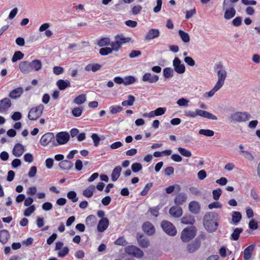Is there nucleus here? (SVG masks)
I'll list each match as a JSON object with an SVG mask.
<instances>
[{
	"label": "nucleus",
	"instance_id": "obj_13",
	"mask_svg": "<svg viewBox=\"0 0 260 260\" xmlns=\"http://www.w3.org/2000/svg\"><path fill=\"white\" fill-rule=\"evenodd\" d=\"M12 105L11 100L7 98L0 101V113H3L9 109Z\"/></svg>",
	"mask_w": 260,
	"mask_h": 260
},
{
	"label": "nucleus",
	"instance_id": "obj_4",
	"mask_svg": "<svg viewBox=\"0 0 260 260\" xmlns=\"http://www.w3.org/2000/svg\"><path fill=\"white\" fill-rule=\"evenodd\" d=\"M163 231L168 235L174 236L177 234L175 226L171 222L168 220H162L160 224Z\"/></svg>",
	"mask_w": 260,
	"mask_h": 260
},
{
	"label": "nucleus",
	"instance_id": "obj_53",
	"mask_svg": "<svg viewBox=\"0 0 260 260\" xmlns=\"http://www.w3.org/2000/svg\"><path fill=\"white\" fill-rule=\"evenodd\" d=\"M131 168L133 172L137 173L142 169V166L140 163L135 162L132 164Z\"/></svg>",
	"mask_w": 260,
	"mask_h": 260
},
{
	"label": "nucleus",
	"instance_id": "obj_48",
	"mask_svg": "<svg viewBox=\"0 0 260 260\" xmlns=\"http://www.w3.org/2000/svg\"><path fill=\"white\" fill-rule=\"evenodd\" d=\"M36 210V208L34 205H31L28 207L26 209H25L24 211V215L26 217L29 216Z\"/></svg>",
	"mask_w": 260,
	"mask_h": 260
},
{
	"label": "nucleus",
	"instance_id": "obj_27",
	"mask_svg": "<svg viewBox=\"0 0 260 260\" xmlns=\"http://www.w3.org/2000/svg\"><path fill=\"white\" fill-rule=\"evenodd\" d=\"M254 245L251 244L244 249L243 252V258L244 260H248L250 258L252 252L254 250Z\"/></svg>",
	"mask_w": 260,
	"mask_h": 260
},
{
	"label": "nucleus",
	"instance_id": "obj_42",
	"mask_svg": "<svg viewBox=\"0 0 260 260\" xmlns=\"http://www.w3.org/2000/svg\"><path fill=\"white\" fill-rule=\"evenodd\" d=\"M110 43V40L108 38H103L98 41L97 44L100 47H104L109 46Z\"/></svg>",
	"mask_w": 260,
	"mask_h": 260
},
{
	"label": "nucleus",
	"instance_id": "obj_39",
	"mask_svg": "<svg viewBox=\"0 0 260 260\" xmlns=\"http://www.w3.org/2000/svg\"><path fill=\"white\" fill-rule=\"evenodd\" d=\"M243 232V229L240 228H237L234 229L233 233L231 234V239L234 241H237L239 239L240 234Z\"/></svg>",
	"mask_w": 260,
	"mask_h": 260
},
{
	"label": "nucleus",
	"instance_id": "obj_6",
	"mask_svg": "<svg viewBox=\"0 0 260 260\" xmlns=\"http://www.w3.org/2000/svg\"><path fill=\"white\" fill-rule=\"evenodd\" d=\"M70 139L69 134L66 132L58 133L56 135V140L53 141V146H56L58 145H63L67 143Z\"/></svg>",
	"mask_w": 260,
	"mask_h": 260
},
{
	"label": "nucleus",
	"instance_id": "obj_61",
	"mask_svg": "<svg viewBox=\"0 0 260 260\" xmlns=\"http://www.w3.org/2000/svg\"><path fill=\"white\" fill-rule=\"evenodd\" d=\"M142 9V7L140 5H136L134 6L132 9V14L134 15H136L140 13Z\"/></svg>",
	"mask_w": 260,
	"mask_h": 260
},
{
	"label": "nucleus",
	"instance_id": "obj_41",
	"mask_svg": "<svg viewBox=\"0 0 260 260\" xmlns=\"http://www.w3.org/2000/svg\"><path fill=\"white\" fill-rule=\"evenodd\" d=\"M24 57V54L22 53L20 51H16L14 54H13V56L12 58V61L13 62H15L17 61V60H19L23 58Z\"/></svg>",
	"mask_w": 260,
	"mask_h": 260
},
{
	"label": "nucleus",
	"instance_id": "obj_24",
	"mask_svg": "<svg viewBox=\"0 0 260 260\" xmlns=\"http://www.w3.org/2000/svg\"><path fill=\"white\" fill-rule=\"evenodd\" d=\"M56 85L60 90H63L71 86V83L69 80L59 79L56 82Z\"/></svg>",
	"mask_w": 260,
	"mask_h": 260
},
{
	"label": "nucleus",
	"instance_id": "obj_8",
	"mask_svg": "<svg viewBox=\"0 0 260 260\" xmlns=\"http://www.w3.org/2000/svg\"><path fill=\"white\" fill-rule=\"evenodd\" d=\"M54 140V135L53 133L49 132L43 135L40 140V143L43 146H46L50 142L53 145Z\"/></svg>",
	"mask_w": 260,
	"mask_h": 260
},
{
	"label": "nucleus",
	"instance_id": "obj_63",
	"mask_svg": "<svg viewBox=\"0 0 260 260\" xmlns=\"http://www.w3.org/2000/svg\"><path fill=\"white\" fill-rule=\"evenodd\" d=\"M114 243L117 245L125 246L127 242L123 237H119L114 242Z\"/></svg>",
	"mask_w": 260,
	"mask_h": 260
},
{
	"label": "nucleus",
	"instance_id": "obj_16",
	"mask_svg": "<svg viewBox=\"0 0 260 260\" xmlns=\"http://www.w3.org/2000/svg\"><path fill=\"white\" fill-rule=\"evenodd\" d=\"M160 32L158 29H150L145 36V40L150 41L159 36Z\"/></svg>",
	"mask_w": 260,
	"mask_h": 260
},
{
	"label": "nucleus",
	"instance_id": "obj_20",
	"mask_svg": "<svg viewBox=\"0 0 260 260\" xmlns=\"http://www.w3.org/2000/svg\"><path fill=\"white\" fill-rule=\"evenodd\" d=\"M24 151V148L23 146L20 144H16L12 150L13 154L16 157L21 156Z\"/></svg>",
	"mask_w": 260,
	"mask_h": 260
},
{
	"label": "nucleus",
	"instance_id": "obj_44",
	"mask_svg": "<svg viewBox=\"0 0 260 260\" xmlns=\"http://www.w3.org/2000/svg\"><path fill=\"white\" fill-rule=\"evenodd\" d=\"M136 82V79L134 76H128L124 78L123 84L125 86L132 84Z\"/></svg>",
	"mask_w": 260,
	"mask_h": 260
},
{
	"label": "nucleus",
	"instance_id": "obj_37",
	"mask_svg": "<svg viewBox=\"0 0 260 260\" xmlns=\"http://www.w3.org/2000/svg\"><path fill=\"white\" fill-rule=\"evenodd\" d=\"M242 215L240 212L234 211L232 213V221L234 224L237 225L241 220Z\"/></svg>",
	"mask_w": 260,
	"mask_h": 260
},
{
	"label": "nucleus",
	"instance_id": "obj_36",
	"mask_svg": "<svg viewBox=\"0 0 260 260\" xmlns=\"http://www.w3.org/2000/svg\"><path fill=\"white\" fill-rule=\"evenodd\" d=\"M86 101V96L85 94H81L76 96L73 100V102L78 105L83 104Z\"/></svg>",
	"mask_w": 260,
	"mask_h": 260
},
{
	"label": "nucleus",
	"instance_id": "obj_22",
	"mask_svg": "<svg viewBox=\"0 0 260 260\" xmlns=\"http://www.w3.org/2000/svg\"><path fill=\"white\" fill-rule=\"evenodd\" d=\"M189 211L193 214H198L200 211V205L199 203L196 201H191L188 205Z\"/></svg>",
	"mask_w": 260,
	"mask_h": 260
},
{
	"label": "nucleus",
	"instance_id": "obj_59",
	"mask_svg": "<svg viewBox=\"0 0 260 260\" xmlns=\"http://www.w3.org/2000/svg\"><path fill=\"white\" fill-rule=\"evenodd\" d=\"M91 138L93 140L94 146L97 147L100 144V141L101 140L100 138L97 134H92Z\"/></svg>",
	"mask_w": 260,
	"mask_h": 260
},
{
	"label": "nucleus",
	"instance_id": "obj_9",
	"mask_svg": "<svg viewBox=\"0 0 260 260\" xmlns=\"http://www.w3.org/2000/svg\"><path fill=\"white\" fill-rule=\"evenodd\" d=\"M173 66L175 71L178 74H183L185 71V67L181 63L180 59L176 57L173 61Z\"/></svg>",
	"mask_w": 260,
	"mask_h": 260
},
{
	"label": "nucleus",
	"instance_id": "obj_57",
	"mask_svg": "<svg viewBox=\"0 0 260 260\" xmlns=\"http://www.w3.org/2000/svg\"><path fill=\"white\" fill-rule=\"evenodd\" d=\"M53 72L56 75H59L64 72L63 68L59 66H55L53 68Z\"/></svg>",
	"mask_w": 260,
	"mask_h": 260
},
{
	"label": "nucleus",
	"instance_id": "obj_30",
	"mask_svg": "<svg viewBox=\"0 0 260 260\" xmlns=\"http://www.w3.org/2000/svg\"><path fill=\"white\" fill-rule=\"evenodd\" d=\"M236 10L233 6L226 10L224 14V18L226 20H229L234 17L236 15Z\"/></svg>",
	"mask_w": 260,
	"mask_h": 260
},
{
	"label": "nucleus",
	"instance_id": "obj_52",
	"mask_svg": "<svg viewBox=\"0 0 260 260\" xmlns=\"http://www.w3.org/2000/svg\"><path fill=\"white\" fill-rule=\"evenodd\" d=\"M152 183H148L146 184L144 189L140 192V194L142 196H146L150 188L152 187Z\"/></svg>",
	"mask_w": 260,
	"mask_h": 260
},
{
	"label": "nucleus",
	"instance_id": "obj_50",
	"mask_svg": "<svg viewBox=\"0 0 260 260\" xmlns=\"http://www.w3.org/2000/svg\"><path fill=\"white\" fill-rule=\"evenodd\" d=\"M113 52V49L109 47L102 48L99 50L100 54L102 56L107 55Z\"/></svg>",
	"mask_w": 260,
	"mask_h": 260
},
{
	"label": "nucleus",
	"instance_id": "obj_35",
	"mask_svg": "<svg viewBox=\"0 0 260 260\" xmlns=\"http://www.w3.org/2000/svg\"><path fill=\"white\" fill-rule=\"evenodd\" d=\"M94 190L95 186L93 185H90L83 191V194L86 198H90L93 196Z\"/></svg>",
	"mask_w": 260,
	"mask_h": 260
},
{
	"label": "nucleus",
	"instance_id": "obj_19",
	"mask_svg": "<svg viewBox=\"0 0 260 260\" xmlns=\"http://www.w3.org/2000/svg\"><path fill=\"white\" fill-rule=\"evenodd\" d=\"M169 213L173 217L179 218L182 215V209L179 206H173L170 209Z\"/></svg>",
	"mask_w": 260,
	"mask_h": 260
},
{
	"label": "nucleus",
	"instance_id": "obj_47",
	"mask_svg": "<svg viewBox=\"0 0 260 260\" xmlns=\"http://www.w3.org/2000/svg\"><path fill=\"white\" fill-rule=\"evenodd\" d=\"M67 197L74 203L78 201V198L77 197V193L75 191H70L67 193Z\"/></svg>",
	"mask_w": 260,
	"mask_h": 260
},
{
	"label": "nucleus",
	"instance_id": "obj_12",
	"mask_svg": "<svg viewBox=\"0 0 260 260\" xmlns=\"http://www.w3.org/2000/svg\"><path fill=\"white\" fill-rule=\"evenodd\" d=\"M217 73L218 80L215 84L222 87L227 76V73L225 70H219L217 71Z\"/></svg>",
	"mask_w": 260,
	"mask_h": 260
},
{
	"label": "nucleus",
	"instance_id": "obj_46",
	"mask_svg": "<svg viewBox=\"0 0 260 260\" xmlns=\"http://www.w3.org/2000/svg\"><path fill=\"white\" fill-rule=\"evenodd\" d=\"M200 135H204L207 137H212L214 135V131L210 129H201L199 131Z\"/></svg>",
	"mask_w": 260,
	"mask_h": 260
},
{
	"label": "nucleus",
	"instance_id": "obj_58",
	"mask_svg": "<svg viewBox=\"0 0 260 260\" xmlns=\"http://www.w3.org/2000/svg\"><path fill=\"white\" fill-rule=\"evenodd\" d=\"M189 102V100L185 99V98H181L179 99L177 101V104L179 106L181 107H186L188 106V104Z\"/></svg>",
	"mask_w": 260,
	"mask_h": 260
},
{
	"label": "nucleus",
	"instance_id": "obj_26",
	"mask_svg": "<svg viewBox=\"0 0 260 260\" xmlns=\"http://www.w3.org/2000/svg\"><path fill=\"white\" fill-rule=\"evenodd\" d=\"M58 166L62 170H69L73 167V164L70 160H64L60 161Z\"/></svg>",
	"mask_w": 260,
	"mask_h": 260
},
{
	"label": "nucleus",
	"instance_id": "obj_17",
	"mask_svg": "<svg viewBox=\"0 0 260 260\" xmlns=\"http://www.w3.org/2000/svg\"><path fill=\"white\" fill-rule=\"evenodd\" d=\"M197 116H200L208 119L217 120V117L213 114L202 110L197 109Z\"/></svg>",
	"mask_w": 260,
	"mask_h": 260
},
{
	"label": "nucleus",
	"instance_id": "obj_55",
	"mask_svg": "<svg viewBox=\"0 0 260 260\" xmlns=\"http://www.w3.org/2000/svg\"><path fill=\"white\" fill-rule=\"evenodd\" d=\"M222 190L220 188H217L216 189L213 190L212 191V194L214 200L216 201L218 200L219 199Z\"/></svg>",
	"mask_w": 260,
	"mask_h": 260
},
{
	"label": "nucleus",
	"instance_id": "obj_64",
	"mask_svg": "<svg viewBox=\"0 0 260 260\" xmlns=\"http://www.w3.org/2000/svg\"><path fill=\"white\" fill-rule=\"evenodd\" d=\"M221 88V87L215 84L214 87L211 90H210L209 92L207 93L208 96L209 97H212V96H213L215 93L218 90H219Z\"/></svg>",
	"mask_w": 260,
	"mask_h": 260
},
{
	"label": "nucleus",
	"instance_id": "obj_1",
	"mask_svg": "<svg viewBox=\"0 0 260 260\" xmlns=\"http://www.w3.org/2000/svg\"><path fill=\"white\" fill-rule=\"evenodd\" d=\"M219 215L214 212H207L203 217V225L209 232L215 231L218 226Z\"/></svg>",
	"mask_w": 260,
	"mask_h": 260
},
{
	"label": "nucleus",
	"instance_id": "obj_33",
	"mask_svg": "<svg viewBox=\"0 0 260 260\" xmlns=\"http://www.w3.org/2000/svg\"><path fill=\"white\" fill-rule=\"evenodd\" d=\"M9 233L7 230H3L0 231V242L4 244L8 241Z\"/></svg>",
	"mask_w": 260,
	"mask_h": 260
},
{
	"label": "nucleus",
	"instance_id": "obj_3",
	"mask_svg": "<svg viewBox=\"0 0 260 260\" xmlns=\"http://www.w3.org/2000/svg\"><path fill=\"white\" fill-rule=\"evenodd\" d=\"M197 230L194 226L186 228L181 234V239L184 242H187L192 239L196 235Z\"/></svg>",
	"mask_w": 260,
	"mask_h": 260
},
{
	"label": "nucleus",
	"instance_id": "obj_23",
	"mask_svg": "<svg viewBox=\"0 0 260 260\" xmlns=\"http://www.w3.org/2000/svg\"><path fill=\"white\" fill-rule=\"evenodd\" d=\"M23 93V89L22 87H18L13 90H12L9 94V96L12 99H16L21 96Z\"/></svg>",
	"mask_w": 260,
	"mask_h": 260
},
{
	"label": "nucleus",
	"instance_id": "obj_49",
	"mask_svg": "<svg viewBox=\"0 0 260 260\" xmlns=\"http://www.w3.org/2000/svg\"><path fill=\"white\" fill-rule=\"evenodd\" d=\"M178 150L179 153L183 156L189 157L191 156V152L185 148L179 147Z\"/></svg>",
	"mask_w": 260,
	"mask_h": 260
},
{
	"label": "nucleus",
	"instance_id": "obj_21",
	"mask_svg": "<svg viewBox=\"0 0 260 260\" xmlns=\"http://www.w3.org/2000/svg\"><path fill=\"white\" fill-rule=\"evenodd\" d=\"M187 200L186 194L183 192L178 193L174 199V203L177 206L182 205Z\"/></svg>",
	"mask_w": 260,
	"mask_h": 260
},
{
	"label": "nucleus",
	"instance_id": "obj_60",
	"mask_svg": "<svg viewBox=\"0 0 260 260\" xmlns=\"http://www.w3.org/2000/svg\"><path fill=\"white\" fill-rule=\"evenodd\" d=\"M112 48L111 49H113V51H118L120 48L121 47V45H120L117 41L115 40L114 42H110V45Z\"/></svg>",
	"mask_w": 260,
	"mask_h": 260
},
{
	"label": "nucleus",
	"instance_id": "obj_14",
	"mask_svg": "<svg viewBox=\"0 0 260 260\" xmlns=\"http://www.w3.org/2000/svg\"><path fill=\"white\" fill-rule=\"evenodd\" d=\"M109 221L107 218H103L99 222L97 230L100 232H104L108 227Z\"/></svg>",
	"mask_w": 260,
	"mask_h": 260
},
{
	"label": "nucleus",
	"instance_id": "obj_29",
	"mask_svg": "<svg viewBox=\"0 0 260 260\" xmlns=\"http://www.w3.org/2000/svg\"><path fill=\"white\" fill-rule=\"evenodd\" d=\"M200 243L194 240L193 242L188 244L187 249L189 253H193L197 251L200 248Z\"/></svg>",
	"mask_w": 260,
	"mask_h": 260
},
{
	"label": "nucleus",
	"instance_id": "obj_38",
	"mask_svg": "<svg viewBox=\"0 0 260 260\" xmlns=\"http://www.w3.org/2000/svg\"><path fill=\"white\" fill-rule=\"evenodd\" d=\"M181 222L184 224L192 225L195 222V219L192 216H186L181 218Z\"/></svg>",
	"mask_w": 260,
	"mask_h": 260
},
{
	"label": "nucleus",
	"instance_id": "obj_18",
	"mask_svg": "<svg viewBox=\"0 0 260 260\" xmlns=\"http://www.w3.org/2000/svg\"><path fill=\"white\" fill-rule=\"evenodd\" d=\"M19 68L20 72L23 74H27L31 71L30 62L27 61L20 62L19 64Z\"/></svg>",
	"mask_w": 260,
	"mask_h": 260
},
{
	"label": "nucleus",
	"instance_id": "obj_28",
	"mask_svg": "<svg viewBox=\"0 0 260 260\" xmlns=\"http://www.w3.org/2000/svg\"><path fill=\"white\" fill-rule=\"evenodd\" d=\"M31 71H39L42 67V63L40 60L34 59L30 62Z\"/></svg>",
	"mask_w": 260,
	"mask_h": 260
},
{
	"label": "nucleus",
	"instance_id": "obj_34",
	"mask_svg": "<svg viewBox=\"0 0 260 260\" xmlns=\"http://www.w3.org/2000/svg\"><path fill=\"white\" fill-rule=\"evenodd\" d=\"M96 221L97 219L95 215H90L86 217L85 223L88 226H93L95 224Z\"/></svg>",
	"mask_w": 260,
	"mask_h": 260
},
{
	"label": "nucleus",
	"instance_id": "obj_43",
	"mask_svg": "<svg viewBox=\"0 0 260 260\" xmlns=\"http://www.w3.org/2000/svg\"><path fill=\"white\" fill-rule=\"evenodd\" d=\"M83 108L82 107L74 108L72 110V115L76 117H79L81 115Z\"/></svg>",
	"mask_w": 260,
	"mask_h": 260
},
{
	"label": "nucleus",
	"instance_id": "obj_54",
	"mask_svg": "<svg viewBox=\"0 0 260 260\" xmlns=\"http://www.w3.org/2000/svg\"><path fill=\"white\" fill-rule=\"evenodd\" d=\"M69 252V249L68 247H64L62 249L57 253V255L59 257H64L66 256Z\"/></svg>",
	"mask_w": 260,
	"mask_h": 260
},
{
	"label": "nucleus",
	"instance_id": "obj_25",
	"mask_svg": "<svg viewBox=\"0 0 260 260\" xmlns=\"http://www.w3.org/2000/svg\"><path fill=\"white\" fill-rule=\"evenodd\" d=\"M122 168L120 166H118L116 167L112 171L111 173V180L112 181H116L120 175Z\"/></svg>",
	"mask_w": 260,
	"mask_h": 260
},
{
	"label": "nucleus",
	"instance_id": "obj_5",
	"mask_svg": "<svg viewBox=\"0 0 260 260\" xmlns=\"http://www.w3.org/2000/svg\"><path fill=\"white\" fill-rule=\"evenodd\" d=\"M44 107L42 104H40L37 107L32 108L28 114V118L30 120H35L41 116Z\"/></svg>",
	"mask_w": 260,
	"mask_h": 260
},
{
	"label": "nucleus",
	"instance_id": "obj_56",
	"mask_svg": "<svg viewBox=\"0 0 260 260\" xmlns=\"http://www.w3.org/2000/svg\"><path fill=\"white\" fill-rule=\"evenodd\" d=\"M242 21V18L241 16H238L233 20L232 23L234 26L238 27L241 25Z\"/></svg>",
	"mask_w": 260,
	"mask_h": 260
},
{
	"label": "nucleus",
	"instance_id": "obj_45",
	"mask_svg": "<svg viewBox=\"0 0 260 260\" xmlns=\"http://www.w3.org/2000/svg\"><path fill=\"white\" fill-rule=\"evenodd\" d=\"M163 74L166 78H171L173 76V71L171 68H166L163 70Z\"/></svg>",
	"mask_w": 260,
	"mask_h": 260
},
{
	"label": "nucleus",
	"instance_id": "obj_15",
	"mask_svg": "<svg viewBox=\"0 0 260 260\" xmlns=\"http://www.w3.org/2000/svg\"><path fill=\"white\" fill-rule=\"evenodd\" d=\"M144 235L142 233L137 234V240L139 245L143 248H146L149 246V241L147 238H143Z\"/></svg>",
	"mask_w": 260,
	"mask_h": 260
},
{
	"label": "nucleus",
	"instance_id": "obj_62",
	"mask_svg": "<svg viewBox=\"0 0 260 260\" xmlns=\"http://www.w3.org/2000/svg\"><path fill=\"white\" fill-rule=\"evenodd\" d=\"M184 61L189 66L193 67L195 65V61L190 56L185 57Z\"/></svg>",
	"mask_w": 260,
	"mask_h": 260
},
{
	"label": "nucleus",
	"instance_id": "obj_40",
	"mask_svg": "<svg viewBox=\"0 0 260 260\" xmlns=\"http://www.w3.org/2000/svg\"><path fill=\"white\" fill-rule=\"evenodd\" d=\"M178 34H179V35L180 36L182 41L183 42L187 43L190 41L189 36L187 32H186L182 30H179L178 31Z\"/></svg>",
	"mask_w": 260,
	"mask_h": 260
},
{
	"label": "nucleus",
	"instance_id": "obj_32",
	"mask_svg": "<svg viewBox=\"0 0 260 260\" xmlns=\"http://www.w3.org/2000/svg\"><path fill=\"white\" fill-rule=\"evenodd\" d=\"M102 68V66L99 63H90L87 64L85 67L86 71H92L93 72H95L100 70Z\"/></svg>",
	"mask_w": 260,
	"mask_h": 260
},
{
	"label": "nucleus",
	"instance_id": "obj_10",
	"mask_svg": "<svg viewBox=\"0 0 260 260\" xmlns=\"http://www.w3.org/2000/svg\"><path fill=\"white\" fill-rule=\"evenodd\" d=\"M142 228L144 232L148 236L153 235L155 232V229L154 225L149 221L145 222Z\"/></svg>",
	"mask_w": 260,
	"mask_h": 260
},
{
	"label": "nucleus",
	"instance_id": "obj_11",
	"mask_svg": "<svg viewBox=\"0 0 260 260\" xmlns=\"http://www.w3.org/2000/svg\"><path fill=\"white\" fill-rule=\"evenodd\" d=\"M159 80V76L157 75L152 74L150 73H146L142 77L143 82L149 83H155Z\"/></svg>",
	"mask_w": 260,
	"mask_h": 260
},
{
	"label": "nucleus",
	"instance_id": "obj_51",
	"mask_svg": "<svg viewBox=\"0 0 260 260\" xmlns=\"http://www.w3.org/2000/svg\"><path fill=\"white\" fill-rule=\"evenodd\" d=\"M123 108L120 106H112L110 107V111L112 114H115L121 112Z\"/></svg>",
	"mask_w": 260,
	"mask_h": 260
},
{
	"label": "nucleus",
	"instance_id": "obj_31",
	"mask_svg": "<svg viewBox=\"0 0 260 260\" xmlns=\"http://www.w3.org/2000/svg\"><path fill=\"white\" fill-rule=\"evenodd\" d=\"M115 40L118 42L120 45H122L123 44L129 42L131 39L130 38H125L122 34H118L115 36Z\"/></svg>",
	"mask_w": 260,
	"mask_h": 260
},
{
	"label": "nucleus",
	"instance_id": "obj_2",
	"mask_svg": "<svg viewBox=\"0 0 260 260\" xmlns=\"http://www.w3.org/2000/svg\"><path fill=\"white\" fill-rule=\"evenodd\" d=\"M251 118L250 114L247 112L236 111L232 113L229 118L231 122H245Z\"/></svg>",
	"mask_w": 260,
	"mask_h": 260
},
{
	"label": "nucleus",
	"instance_id": "obj_7",
	"mask_svg": "<svg viewBox=\"0 0 260 260\" xmlns=\"http://www.w3.org/2000/svg\"><path fill=\"white\" fill-rule=\"evenodd\" d=\"M125 251L127 254L132 255L137 258L142 257L144 254L142 250L133 245L126 247Z\"/></svg>",
	"mask_w": 260,
	"mask_h": 260
}]
</instances>
